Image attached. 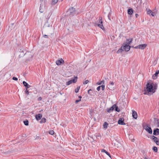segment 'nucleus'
I'll list each match as a JSON object with an SVG mask.
<instances>
[{"label":"nucleus","instance_id":"48","mask_svg":"<svg viewBox=\"0 0 159 159\" xmlns=\"http://www.w3.org/2000/svg\"><path fill=\"white\" fill-rule=\"evenodd\" d=\"M79 98H80V99H81V98H82V97L81 96H80L79 97Z\"/></svg>","mask_w":159,"mask_h":159},{"label":"nucleus","instance_id":"8","mask_svg":"<svg viewBox=\"0 0 159 159\" xmlns=\"http://www.w3.org/2000/svg\"><path fill=\"white\" fill-rule=\"evenodd\" d=\"M19 50L20 52L22 53V54L20 55H24L26 53V51L24 50V48L23 47L20 48Z\"/></svg>","mask_w":159,"mask_h":159},{"label":"nucleus","instance_id":"16","mask_svg":"<svg viewBox=\"0 0 159 159\" xmlns=\"http://www.w3.org/2000/svg\"><path fill=\"white\" fill-rule=\"evenodd\" d=\"M116 106V104L113 105L109 109H107V112L109 113H110L111 112L113 111L114 109V106Z\"/></svg>","mask_w":159,"mask_h":159},{"label":"nucleus","instance_id":"43","mask_svg":"<svg viewBox=\"0 0 159 159\" xmlns=\"http://www.w3.org/2000/svg\"><path fill=\"white\" fill-rule=\"evenodd\" d=\"M110 85H113L114 84V83L113 82H110Z\"/></svg>","mask_w":159,"mask_h":159},{"label":"nucleus","instance_id":"39","mask_svg":"<svg viewBox=\"0 0 159 159\" xmlns=\"http://www.w3.org/2000/svg\"><path fill=\"white\" fill-rule=\"evenodd\" d=\"M81 99H80L79 100H77L75 101V103H77L81 101Z\"/></svg>","mask_w":159,"mask_h":159},{"label":"nucleus","instance_id":"46","mask_svg":"<svg viewBox=\"0 0 159 159\" xmlns=\"http://www.w3.org/2000/svg\"><path fill=\"white\" fill-rule=\"evenodd\" d=\"M153 13H154L153 12H152L151 15H151L152 16H154V15L153 14Z\"/></svg>","mask_w":159,"mask_h":159},{"label":"nucleus","instance_id":"13","mask_svg":"<svg viewBox=\"0 0 159 159\" xmlns=\"http://www.w3.org/2000/svg\"><path fill=\"white\" fill-rule=\"evenodd\" d=\"M23 84L24 85L26 89H28L31 87L30 85L27 82L25 81H23Z\"/></svg>","mask_w":159,"mask_h":159},{"label":"nucleus","instance_id":"20","mask_svg":"<svg viewBox=\"0 0 159 159\" xmlns=\"http://www.w3.org/2000/svg\"><path fill=\"white\" fill-rule=\"evenodd\" d=\"M101 152H104L106 153L107 155H108L111 158V156L110 153L108 152L106 150H105L104 149H102L101 150Z\"/></svg>","mask_w":159,"mask_h":159},{"label":"nucleus","instance_id":"26","mask_svg":"<svg viewBox=\"0 0 159 159\" xmlns=\"http://www.w3.org/2000/svg\"><path fill=\"white\" fill-rule=\"evenodd\" d=\"M23 122L25 125L27 126L29 125V121L28 120H24Z\"/></svg>","mask_w":159,"mask_h":159},{"label":"nucleus","instance_id":"30","mask_svg":"<svg viewBox=\"0 0 159 159\" xmlns=\"http://www.w3.org/2000/svg\"><path fill=\"white\" fill-rule=\"evenodd\" d=\"M108 124L107 122H105L103 125L104 127V128H107Z\"/></svg>","mask_w":159,"mask_h":159},{"label":"nucleus","instance_id":"51","mask_svg":"<svg viewBox=\"0 0 159 159\" xmlns=\"http://www.w3.org/2000/svg\"><path fill=\"white\" fill-rule=\"evenodd\" d=\"M145 159H148L147 158H146Z\"/></svg>","mask_w":159,"mask_h":159},{"label":"nucleus","instance_id":"3","mask_svg":"<svg viewBox=\"0 0 159 159\" xmlns=\"http://www.w3.org/2000/svg\"><path fill=\"white\" fill-rule=\"evenodd\" d=\"M68 12L69 13V16H72L76 13L75 9L73 7L69 8Z\"/></svg>","mask_w":159,"mask_h":159},{"label":"nucleus","instance_id":"1","mask_svg":"<svg viewBox=\"0 0 159 159\" xmlns=\"http://www.w3.org/2000/svg\"><path fill=\"white\" fill-rule=\"evenodd\" d=\"M157 85L153 83H148L146 85V87L144 89V95H150L156 92L157 89Z\"/></svg>","mask_w":159,"mask_h":159},{"label":"nucleus","instance_id":"14","mask_svg":"<svg viewBox=\"0 0 159 159\" xmlns=\"http://www.w3.org/2000/svg\"><path fill=\"white\" fill-rule=\"evenodd\" d=\"M153 134L155 135H157L159 134V129L156 128L153 130Z\"/></svg>","mask_w":159,"mask_h":159},{"label":"nucleus","instance_id":"21","mask_svg":"<svg viewBox=\"0 0 159 159\" xmlns=\"http://www.w3.org/2000/svg\"><path fill=\"white\" fill-rule=\"evenodd\" d=\"M114 108H115V111H117L118 112H119L120 111V109L118 108V106H116H116H114Z\"/></svg>","mask_w":159,"mask_h":159},{"label":"nucleus","instance_id":"25","mask_svg":"<svg viewBox=\"0 0 159 159\" xmlns=\"http://www.w3.org/2000/svg\"><path fill=\"white\" fill-rule=\"evenodd\" d=\"M152 150L155 152H157L158 149L157 147L154 146L152 148Z\"/></svg>","mask_w":159,"mask_h":159},{"label":"nucleus","instance_id":"37","mask_svg":"<svg viewBox=\"0 0 159 159\" xmlns=\"http://www.w3.org/2000/svg\"><path fill=\"white\" fill-rule=\"evenodd\" d=\"M102 87V90H104L105 89V85H102L101 86Z\"/></svg>","mask_w":159,"mask_h":159},{"label":"nucleus","instance_id":"38","mask_svg":"<svg viewBox=\"0 0 159 159\" xmlns=\"http://www.w3.org/2000/svg\"><path fill=\"white\" fill-rule=\"evenodd\" d=\"M101 86H98L97 88V90L98 91H99L100 89H101Z\"/></svg>","mask_w":159,"mask_h":159},{"label":"nucleus","instance_id":"47","mask_svg":"<svg viewBox=\"0 0 159 159\" xmlns=\"http://www.w3.org/2000/svg\"><path fill=\"white\" fill-rule=\"evenodd\" d=\"M135 16L136 18H137L139 16V15L138 14H136L135 15Z\"/></svg>","mask_w":159,"mask_h":159},{"label":"nucleus","instance_id":"17","mask_svg":"<svg viewBox=\"0 0 159 159\" xmlns=\"http://www.w3.org/2000/svg\"><path fill=\"white\" fill-rule=\"evenodd\" d=\"M132 116L135 119H137V113L134 111H132Z\"/></svg>","mask_w":159,"mask_h":159},{"label":"nucleus","instance_id":"19","mask_svg":"<svg viewBox=\"0 0 159 159\" xmlns=\"http://www.w3.org/2000/svg\"><path fill=\"white\" fill-rule=\"evenodd\" d=\"M132 41L133 39L132 38L127 39L126 43L125 44H127L129 45L132 42Z\"/></svg>","mask_w":159,"mask_h":159},{"label":"nucleus","instance_id":"12","mask_svg":"<svg viewBox=\"0 0 159 159\" xmlns=\"http://www.w3.org/2000/svg\"><path fill=\"white\" fill-rule=\"evenodd\" d=\"M159 70H157L156 71L155 73V74H154L152 76V79L154 80L156 79L158 75L159 74Z\"/></svg>","mask_w":159,"mask_h":159},{"label":"nucleus","instance_id":"35","mask_svg":"<svg viewBox=\"0 0 159 159\" xmlns=\"http://www.w3.org/2000/svg\"><path fill=\"white\" fill-rule=\"evenodd\" d=\"M39 11L41 13H43V9L42 8V7H41V6H40V8H39Z\"/></svg>","mask_w":159,"mask_h":159},{"label":"nucleus","instance_id":"23","mask_svg":"<svg viewBox=\"0 0 159 159\" xmlns=\"http://www.w3.org/2000/svg\"><path fill=\"white\" fill-rule=\"evenodd\" d=\"M155 120L157 121L156 125L157 127H159V119L157 118H155Z\"/></svg>","mask_w":159,"mask_h":159},{"label":"nucleus","instance_id":"33","mask_svg":"<svg viewBox=\"0 0 159 159\" xmlns=\"http://www.w3.org/2000/svg\"><path fill=\"white\" fill-rule=\"evenodd\" d=\"M25 93L27 95L29 94L30 92L28 91V89H26L25 91Z\"/></svg>","mask_w":159,"mask_h":159},{"label":"nucleus","instance_id":"18","mask_svg":"<svg viewBox=\"0 0 159 159\" xmlns=\"http://www.w3.org/2000/svg\"><path fill=\"white\" fill-rule=\"evenodd\" d=\"M134 11L132 8H129L128 10L127 13L128 14L132 15Z\"/></svg>","mask_w":159,"mask_h":159},{"label":"nucleus","instance_id":"24","mask_svg":"<svg viewBox=\"0 0 159 159\" xmlns=\"http://www.w3.org/2000/svg\"><path fill=\"white\" fill-rule=\"evenodd\" d=\"M46 121V119L44 118H43L41 119V120L40 121V123H43L45 122Z\"/></svg>","mask_w":159,"mask_h":159},{"label":"nucleus","instance_id":"4","mask_svg":"<svg viewBox=\"0 0 159 159\" xmlns=\"http://www.w3.org/2000/svg\"><path fill=\"white\" fill-rule=\"evenodd\" d=\"M122 48L126 52H128L130 49V47H134L133 46H130L129 45H128L125 43H124L122 46Z\"/></svg>","mask_w":159,"mask_h":159},{"label":"nucleus","instance_id":"10","mask_svg":"<svg viewBox=\"0 0 159 159\" xmlns=\"http://www.w3.org/2000/svg\"><path fill=\"white\" fill-rule=\"evenodd\" d=\"M145 130L148 132L149 134H152V130L150 127H149L147 126L146 127Z\"/></svg>","mask_w":159,"mask_h":159},{"label":"nucleus","instance_id":"50","mask_svg":"<svg viewBox=\"0 0 159 159\" xmlns=\"http://www.w3.org/2000/svg\"><path fill=\"white\" fill-rule=\"evenodd\" d=\"M40 1H41V2H42V1H43V0H40Z\"/></svg>","mask_w":159,"mask_h":159},{"label":"nucleus","instance_id":"49","mask_svg":"<svg viewBox=\"0 0 159 159\" xmlns=\"http://www.w3.org/2000/svg\"><path fill=\"white\" fill-rule=\"evenodd\" d=\"M109 88H110L111 89H110L111 90H112V89H112V87H110V85H109Z\"/></svg>","mask_w":159,"mask_h":159},{"label":"nucleus","instance_id":"45","mask_svg":"<svg viewBox=\"0 0 159 159\" xmlns=\"http://www.w3.org/2000/svg\"><path fill=\"white\" fill-rule=\"evenodd\" d=\"M40 139L39 137V136H37L35 138L36 139Z\"/></svg>","mask_w":159,"mask_h":159},{"label":"nucleus","instance_id":"6","mask_svg":"<svg viewBox=\"0 0 159 159\" xmlns=\"http://www.w3.org/2000/svg\"><path fill=\"white\" fill-rule=\"evenodd\" d=\"M147 45L146 44H140L134 47L135 48H139L141 49H144L147 46Z\"/></svg>","mask_w":159,"mask_h":159},{"label":"nucleus","instance_id":"32","mask_svg":"<svg viewBox=\"0 0 159 159\" xmlns=\"http://www.w3.org/2000/svg\"><path fill=\"white\" fill-rule=\"evenodd\" d=\"M152 12V11L149 9H148L147 11V14H148L150 15Z\"/></svg>","mask_w":159,"mask_h":159},{"label":"nucleus","instance_id":"44","mask_svg":"<svg viewBox=\"0 0 159 159\" xmlns=\"http://www.w3.org/2000/svg\"><path fill=\"white\" fill-rule=\"evenodd\" d=\"M92 91V90L91 89H89L88 90V93L89 94H90V91Z\"/></svg>","mask_w":159,"mask_h":159},{"label":"nucleus","instance_id":"28","mask_svg":"<svg viewBox=\"0 0 159 159\" xmlns=\"http://www.w3.org/2000/svg\"><path fill=\"white\" fill-rule=\"evenodd\" d=\"M104 81L103 80H102V81H101L100 82H98L97 83V84L98 85H100L102 84H104Z\"/></svg>","mask_w":159,"mask_h":159},{"label":"nucleus","instance_id":"34","mask_svg":"<svg viewBox=\"0 0 159 159\" xmlns=\"http://www.w3.org/2000/svg\"><path fill=\"white\" fill-rule=\"evenodd\" d=\"M49 134L51 135H53L54 134V131L53 130H50L49 131Z\"/></svg>","mask_w":159,"mask_h":159},{"label":"nucleus","instance_id":"42","mask_svg":"<svg viewBox=\"0 0 159 159\" xmlns=\"http://www.w3.org/2000/svg\"><path fill=\"white\" fill-rule=\"evenodd\" d=\"M43 36L45 38H48V35H45V34L43 35Z\"/></svg>","mask_w":159,"mask_h":159},{"label":"nucleus","instance_id":"41","mask_svg":"<svg viewBox=\"0 0 159 159\" xmlns=\"http://www.w3.org/2000/svg\"><path fill=\"white\" fill-rule=\"evenodd\" d=\"M42 99V98L41 97H39L38 98V100L39 101H41Z\"/></svg>","mask_w":159,"mask_h":159},{"label":"nucleus","instance_id":"5","mask_svg":"<svg viewBox=\"0 0 159 159\" xmlns=\"http://www.w3.org/2000/svg\"><path fill=\"white\" fill-rule=\"evenodd\" d=\"M77 77H75V78L72 80L68 81L66 83V84L67 85H69L70 84H72V83H75L77 81Z\"/></svg>","mask_w":159,"mask_h":159},{"label":"nucleus","instance_id":"31","mask_svg":"<svg viewBox=\"0 0 159 159\" xmlns=\"http://www.w3.org/2000/svg\"><path fill=\"white\" fill-rule=\"evenodd\" d=\"M80 87L78 86L77 88L76 89H75V92L76 93H77L79 92V91L80 89Z\"/></svg>","mask_w":159,"mask_h":159},{"label":"nucleus","instance_id":"40","mask_svg":"<svg viewBox=\"0 0 159 159\" xmlns=\"http://www.w3.org/2000/svg\"><path fill=\"white\" fill-rule=\"evenodd\" d=\"M12 79L13 80H16V81L18 80L17 78L16 77H13Z\"/></svg>","mask_w":159,"mask_h":159},{"label":"nucleus","instance_id":"2","mask_svg":"<svg viewBox=\"0 0 159 159\" xmlns=\"http://www.w3.org/2000/svg\"><path fill=\"white\" fill-rule=\"evenodd\" d=\"M94 25L96 26H98L103 30L104 29L103 25V22L102 21V17H99L98 20L97 21L95 22Z\"/></svg>","mask_w":159,"mask_h":159},{"label":"nucleus","instance_id":"11","mask_svg":"<svg viewBox=\"0 0 159 159\" xmlns=\"http://www.w3.org/2000/svg\"><path fill=\"white\" fill-rule=\"evenodd\" d=\"M118 123L119 124L121 125H125V123L124 122V119L122 118H120L118 121Z\"/></svg>","mask_w":159,"mask_h":159},{"label":"nucleus","instance_id":"29","mask_svg":"<svg viewBox=\"0 0 159 159\" xmlns=\"http://www.w3.org/2000/svg\"><path fill=\"white\" fill-rule=\"evenodd\" d=\"M58 0H52V4L54 5L56 4L58 1Z\"/></svg>","mask_w":159,"mask_h":159},{"label":"nucleus","instance_id":"36","mask_svg":"<svg viewBox=\"0 0 159 159\" xmlns=\"http://www.w3.org/2000/svg\"><path fill=\"white\" fill-rule=\"evenodd\" d=\"M89 80H86L83 83L84 84H88V83L89 82Z\"/></svg>","mask_w":159,"mask_h":159},{"label":"nucleus","instance_id":"9","mask_svg":"<svg viewBox=\"0 0 159 159\" xmlns=\"http://www.w3.org/2000/svg\"><path fill=\"white\" fill-rule=\"evenodd\" d=\"M64 62V60L61 58L60 60H57L56 61V64L57 65L59 66L61 65V64H63Z\"/></svg>","mask_w":159,"mask_h":159},{"label":"nucleus","instance_id":"22","mask_svg":"<svg viewBox=\"0 0 159 159\" xmlns=\"http://www.w3.org/2000/svg\"><path fill=\"white\" fill-rule=\"evenodd\" d=\"M123 51H124V50L123 49L122 47V46L121 47V48L116 52V53H119L120 52H121Z\"/></svg>","mask_w":159,"mask_h":159},{"label":"nucleus","instance_id":"27","mask_svg":"<svg viewBox=\"0 0 159 159\" xmlns=\"http://www.w3.org/2000/svg\"><path fill=\"white\" fill-rule=\"evenodd\" d=\"M111 11H110L109 12V13H108V16H107L109 20H111Z\"/></svg>","mask_w":159,"mask_h":159},{"label":"nucleus","instance_id":"15","mask_svg":"<svg viewBox=\"0 0 159 159\" xmlns=\"http://www.w3.org/2000/svg\"><path fill=\"white\" fill-rule=\"evenodd\" d=\"M42 117V115L41 114H39L38 115H36L35 116V118L37 120L41 119Z\"/></svg>","mask_w":159,"mask_h":159},{"label":"nucleus","instance_id":"7","mask_svg":"<svg viewBox=\"0 0 159 159\" xmlns=\"http://www.w3.org/2000/svg\"><path fill=\"white\" fill-rule=\"evenodd\" d=\"M152 138L154 141L156 143L157 145H159V139H158L153 135L152 136Z\"/></svg>","mask_w":159,"mask_h":159}]
</instances>
